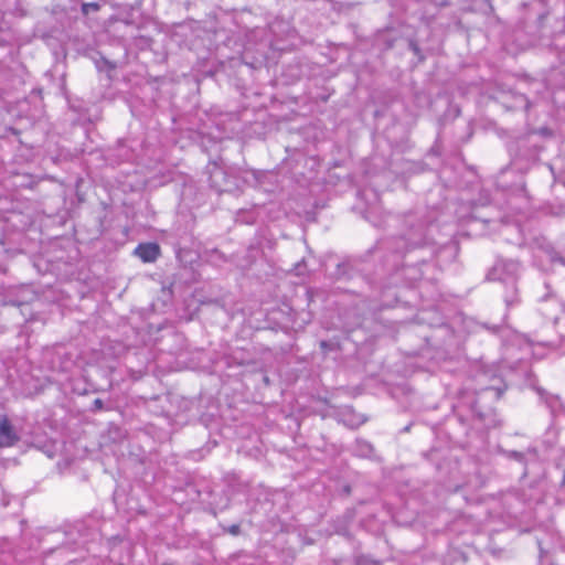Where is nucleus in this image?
Returning a JSON list of instances; mask_svg holds the SVG:
<instances>
[{
	"instance_id": "13",
	"label": "nucleus",
	"mask_w": 565,
	"mask_h": 565,
	"mask_svg": "<svg viewBox=\"0 0 565 565\" xmlns=\"http://www.w3.org/2000/svg\"><path fill=\"white\" fill-rule=\"evenodd\" d=\"M542 398H544L546 406L550 408L552 414H555L561 411L562 403L558 396L551 395L544 392H539Z\"/></svg>"
},
{
	"instance_id": "23",
	"label": "nucleus",
	"mask_w": 565,
	"mask_h": 565,
	"mask_svg": "<svg viewBox=\"0 0 565 565\" xmlns=\"http://www.w3.org/2000/svg\"><path fill=\"white\" fill-rule=\"evenodd\" d=\"M86 7H89L90 9L93 10H98L99 6L97 3H87V4H84V9Z\"/></svg>"
},
{
	"instance_id": "5",
	"label": "nucleus",
	"mask_w": 565,
	"mask_h": 565,
	"mask_svg": "<svg viewBox=\"0 0 565 565\" xmlns=\"http://www.w3.org/2000/svg\"><path fill=\"white\" fill-rule=\"evenodd\" d=\"M210 185L218 193L234 192L239 189L243 181L239 170L233 167H223L213 163L209 170Z\"/></svg>"
},
{
	"instance_id": "19",
	"label": "nucleus",
	"mask_w": 565,
	"mask_h": 565,
	"mask_svg": "<svg viewBox=\"0 0 565 565\" xmlns=\"http://www.w3.org/2000/svg\"><path fill=\"white\" fill-rule=\"evenodd\" d=\"M103 408H104V402L100 398L94 399L93 405H92V411L97 412V411H102Z\"/></svg>"
},
{
	"instance_id": "16",
	"label": "nucleus",
	"mask_w": 565,
	"mask_h": 565,
	"mask_svg": "<svg viewBox=\"0 0 565 565\" xmlns=\"http://www.w3.org/2000/svg\"><path fill=\"white\" fill-rule=\"evenodd\" d=\"M355 561H362L363 565H381L380 561L373 559L370 555L356 554L353 556Z\"/></svg>"
},
{
	"instance_id": "9",
	"label": "nucleus",
	"mask_w": 565,
	"mask_h": 565,
	"mask_svg": "<svg viewBox=\"0 0 565 565\" xmlns=\"http://www.w3.org/2000/svg\"><path fill=\"white\" fill-rule=\"evenodd\" d=\"M134 255L143 263H154L161 255V249L154 242L140 243L134 249Z\"/></svg>"
},
{
	"instance_id": "4",
	"label": "nucleus",
	"mask_w": 565,
	"mask_h": 565,
	"mask_svg": "<svg viewBox=\"0 0 565 565\" xmlns=\"http://www.w3.org/2000/svg\"><path fill=\"white\" fill-rule=\"evenodd\" d=\"M492 381L494 382V384L490 386H481L477 391V398L471 405L473 425H480L484 429L495 427L498 420L495 418V414L492 407H488L484 411L481 409V402L486 399L498 401L505 391V385H503L502 380L500 377H493Z\"/></svg>"
},
{
	"instance_id": "15",
	"label": "nucleus",
	"mask_w": 565,
	"mask_h": 565,
	"mask_svg": "<svg viewBox=\"0 0 565 565\" xmlns=\"http://www.w3.org/2000/svg\"><path fill=\"white\" fill-rule=\"evenodd\" d=\"M512 350H513V347L512 345H505L504 348V362L505 364L511 367V369H515L516 367V363L520 362L523 358H518V360L515 362H510L509 359L512 356Z\"/></svg>"
},
{
	"instance_id": "20",
	"label": "nucleus",
	"mask_w": 565,
	"mask_h": 565,
	"mask_svg": "<svg viewBox=\"0 0 565 565\" xmlns=\"http://www.w3.org/2000/svg\"><path fill=\"white\" fill-rule=\"evenodd\" d=\"M458 217L460 220H482L479 215H476L473 212L470 213L469 215L461 214L460 212H458Z\"/></svg>"
},
{
	"instance_id": "27",
	"label": "nucleus",
	"mask_w": 565,
	"mask_h": 565,
	"mask_svg": "<svg viewBox=\"0 0 565 565\" xmlns=\"http://www.w3.org/2000/svg\"><path fill=\"white\" fill-rule=\"evenodd\" d=\"M320 345H321V348L324 349V348H327V342L326 341H321Z\"/></svg>"
},
{
	"instance_id": "2",
	"label": "nucleus",
	"mask_w": 565,
	"mask_h": 565,
	"mask_svg": "<svg viewBox=\"0 0 565 565\" xmlns=\"http://www.w3.org/2000/svg\"><path fill=\"white\" fill-rule=\"evenodd\" d=\"M66 542L54 550L63 556L68 552L85 550L88 554L96 550L102 535L99 522L95 519L76 521L66 532Z\"/></svg>"
},
{
	"instance_id": "29",
	"label": "nucleus",
	"mask_w": 565,
	"mask_h": 565,
	"mask_svg": "<svg viewBox=\"0 0 565 565\" xmlns=\"http://www.w3.org/2000/svg\"><path fill=\"white\" fill-rule=\"evenodd\" d=\"M561 86H564L565 87V82L561 84Z\"/></svg>"
},
{
	"instance_id": "11",
	"label": "nucleus",
	"mask_w": 565,
	"mask_h": 565,
	"mask_svg": "<svg viewBox=\"0 0 565 565\" xmlns=\"http://www.w3.org/2000/svg\"><path fill=\"white\" fill-rule=\"evenodd\" d=\"M503 300L508 309L516 307L521 303V297L518 289V282L505 284Z\"/></svg>"
},
{
	"instance_id": "18",
	"label": "nucleus",
	"mask_w": 565,
	"mask_h": 565,
	"mask_svg": "<svg viewBox=\"0 0 565 565\" xmlns=\"http://www.w3.org/2000/svg\"><path fill=\"white\" fill-rule=\"evenodd\" d=\"M509 458L522 462L524 460V454L512 450L509 452Z\"/></svg>"
},
{
	"instance_id": "21",
	"label": "nucleus",
	"mask_w": 565,
	"mask_h": 565,
	"mask_svg": "<svg viewBox=\"0 0 565 565\" xmlns=\"http://www.w3.org/2000/svg\"><path fill=\"white\" fill-rule=\"evenodd\" d=\"M239 525L238 524H233L230 526L228 529V532L233 535H237L239 533Z\"/></svg>"
},
{
	"instance_id": "22",
	"label": "nucleus",
	"mask_w": 565,
	"mask_h": 565,
	"mask_svg": "<svg viewBox=\"0 0 565 565\" xmlns=\"http://www.w3.org/2000/svg\"><path fill=\"white\" fill-rule=\"evenodd\" d=\"M347 565H363L362 561H355L352 558L351 561L347 562Z\"/></svg>"
},
{
	"instance_id": "25",
	"label": "nucleus",
	"mask_w": 565,
	"mask_h": 565,
	"mask_svg": "<svg viewBox=\"0 0 565 565\" xmlns=\"http://www.w3.org/2000/svg\"><path fill=\"white\" fill-rule=\"evenodd\" d=\"M411 47L414 51V53H418L419 49H418V46L416 44L411 43Z\"/></svg>"
},
{
	"instance_id": "10",
	"label": "nucleus",
	"mask_w": 565,
	"mask_h": 565,
	"mask_svg": "<svg viewBox=\"0 0 565 565\" xmlns=\"http://www.w3.org/2000/svg\"><path fill=\"white\" fill-rule=\"evenodd\" d=\"M19 440V436L6 415H0V447H11Z\"/></svg>"
},
{
	"instance_id": "17",
	"label": "nucleus",
	"mask_w": 565,
	"mask_h": 565,
	"mask_svg": "<svg viewBox=\"0 0 565 565\" xmlns=\"http://www.w3.org/2000/svg\"><path fill=\"white\" fill-rule=\"evenodd\" d=\"M515 100H516L518 105H520V107H522L524 110H529L531 103L526 96L519 95L515 97Z\"/></svg>"
},
{
	"instance_id": "12",
	"label": "nucleus",
	"mask_w": 565,
	"mask_h": 565,
	"mask_svg": "<svg viewBox=\"0 0 565 565\" xmlns=\"http://www.w3.org/2000/svg\"><path fill=\"white\" fill-rule=\"evenodd\" d=\"M552 47L555 51L557 58L565 64V30L553 36Z\"/></svg>"
},
{
	"instance_id": "28",
	"label": "nucleus",
	"mask_w": 565,
	"mask_h": 565,
	"mask_svg": "<svg viewBox=\"0 0 565 565\" xmlns=\"http://www.w3.org/2000/svg\"><path fill=\"white\" fill-rule=\"evenodd\" d=\"M461 210H463V206H460V210H458L457 213L460 212L461 214H463Z\"/></svg>"
},
{
	"instance_id": "3",
	"label": "nucleus",
	"mask_w": 565,
	"mask_h": 565,
	"mask_svg": "<svg viewBox=\"0 0 565 565\" xmlns=\"http://www.w3.org/2000/svg\"><path fill=\"white\" fill-rule=\"evenodd\" d=\"M106 555H92V558H71L66 565H129L131 561V543L121 536H113L107 540Z\"/></svg>"
},
{
	"instance_id": "6",
	"label": "nucleus",
	"mask_w": 565,
	"mask_h": 565,
	"mask_svg": "<svg viewBox=\"0 0 565 565\" xmlns=\"http://www.w3.org/2000/svg\"><path fill=\"white\" fill-rule=\"evenodd\" d=\"M521 274V264L514 259L498 258L489 270L487 278L502 285L518 282Z\"/></svg>"
},
{
	"instance_id": "24",
	"label": "nucleus",
	"mask_w": 565,
	"mask_h": 565,
	"mask_svg": "<svg viewBox=\"0 0 565 565\" xmlns=\"http://www.w3.org/2000/svg\"><path fill=\"white\" fill-rule=\"evenodd\" d=\"M9 220H10V217H9V216L1 215V214H0V223H6V222H8Z\"/></svg>"
},
{
	"instance_id": "7",
	"label": "nucleus",
	"mask_w": 565,
	"mask_h": 565,
	"mask_svg": "<svg viewBox=\"0 0 565 565\" xmlns=\"http://www.w3.org/2000/svg\"><path fill=\"white\" fill-rule=\"evenodd\" d=\"M535 257H537V258L545 257L552 264L557 263V264L565 266V241L558 243L557 249L550 243L541 244L539 246Z\"/></svg>"
},
{
	"instance_id": "8",
	"label": "nucleus",
	"mask_w": 565,
	"mask_h": 565,
	"mask_svg": "<svg viewBox=\"0 0 565 565\" xmlns=\"http://www.w3.org/2000/svg\"><path fill=\"white\" fill-rule=\"evenodd\" d=\"M542 306L540 307V312L548 320L556 322L559 318V313L563 310V305L561 301L551 294H545L540 298Z\"/></svg>"
},
{
	"instance_id": "1",
	"label": "nucleus",
	"mask_w": 565,
	"mask_h": 565,
	"mask_svg": "<svg viewBox=\"0 0 565 565\" xmlns=\"http://www.w3.org/2000/svg\"><path fill=\"white\" fill-rule=\"evenodd\" d=\"M405 226L406 230L402 236L386 243L387 248H394L395 258H399L401 256L405 258L403 267L397 269L395 275L405 280L409 286L424 279H435V265L425 258L414 263L416 257L413 256L416 249L433 242L430 232L434 224L424 220L422 215L419 216L417 213H412L406 216Z\"/></svg>"
},
{
	"instance_id": "14",
	"label": "nucleus",
	"mask_w": 565,
	"mask_h": 565,
	"mask_svg": "<svg viewBox=\"0 0 565 565\" xmlns=\"http://www.w3.org/2000/svg\"><path fill=\"white\" fill-rule=\"evenodd\" d=\"M373 452V447L365 440L355 441L354 454L359 457H369Z\"/></svg>"
},
{
	"instance_id": "26",
	"label": "nucleus",
	"mask_w": 565,
	"mask_h": 565,
	"mask_svg": "<svg viewBox=\"0 0 565 565\" xmlns=\"http://www.w3.org/2000/svg\"><path fill=\"white\" fill-rule=\"evenodd\" d=\"M561 484H562L563 487H565V471H564V475H563V478H562V482H561Z\"/></svg>"
}]
</instances>
